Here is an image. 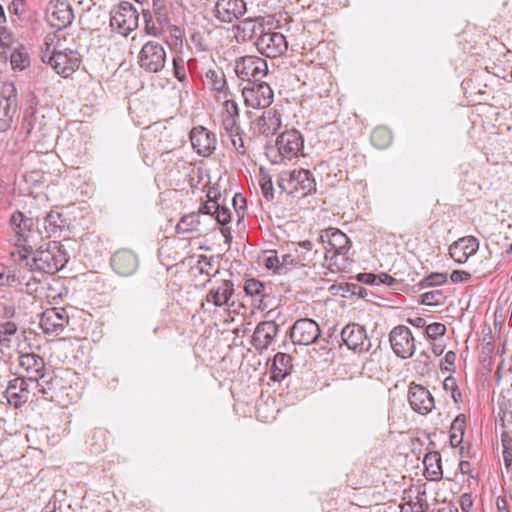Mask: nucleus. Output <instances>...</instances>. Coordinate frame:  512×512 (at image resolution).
<instances>
[{
    "instance_id": "nucleus-64",
    "label": "nucleus",
    "mask_w": 512,
    "mask_h": 512,
    "mask_svg": "<svg viewBox=\"0 0 512 512\" xmlns=\"http://www.w3.org/2000/svg\"><path fill=\"white\" fill-rule=\"evenodd\" d=\"M13 317H15V308L13 306H5L2 312V319Z\"/></svg>"
},
{
    "instance_id": "nucleus-26",
    "label": "nucleus",
    "mask_w": 512,
    "mask_h": 512,
    "mask_svg": "<svg viewBox=\"0 0 512 512\" xmlns=\"http://www.w3.org/2000/svg\"><path fill=\"white\" fill-rule=\"evenodd\" d=\"M2 397L14 408H18L26 403L29 397V391L24 377L19 376L10 380L5 391L2 393Z\"/></svg>"
},
{
    "instance_id": "nucleus-59",
    "label": "nucleus",
    "mask_w": 512,
    "mask_h": 512,
    "mask_svg": "<svg viewBox=\"0 0 512 512\" xmlns=\"http://www.w3.org/2000/svg\"><path fill=\"white\" fill-rule=\"evenodd\" d=\"M357 280L365 284L376 285L377 277L373 273H360L357 276Z\"/></svg>"
},
{
    "instance_id": "nucleus-12",
    "label": "nucleus",
    "mask_w": 512,
    "mask_h": 512,
    "mask_svg": "<svg viewBox=\"0 0 512 512\" xmlns=\"http://www.w3.org/2000/svg\"><path fill=\"white\" fill-rule=\"evenodd\" d=\"M318 323L310 318H301L294 322L289 330L291 341L295 345H311L320 337Z\"/></svg>"
},
{
    "instance_id": "nucleus-10",
    "label": "nucleus",
    "mask_w": 512,
    "mask_h": 512,
    "mask_svg": "<svg viewBox=\"0 0 512 512\" xmlns=\"http://www.w3.org/2000/svg\"><path fill=\"white\" fill-rule=\"evenodd\" d=\"M139 13L130 2H121L110 12V26L123 35L138 27Z\"/></svg>"
},
{
    "instance_id": "nucleus-16",
    "label": "nucleus",
    "mask_w": 512,
    "mask_h": 512,
    "mask_svg": "<svg viewBox=\"0 0 512 512\" xmlns=\"http://www.w3.org/2000/svg\"><path fill=\"white\" fill-rule=\"evenodd\" d=\"M255 45L257 50L268 58H276L284 54L288 48L285 36L280 32H261Z\"/></svg>"
},
{
    "instance_id": "nucleus-31",
    "label": "nucleus",
    "mask_w": 512,
    "mask_h": 512,
    "mask_svg": "<svg viewBox=\"0 0 512 512\" xmlns=\"http://www.w3.org/2000/svg\"><path fill=\"white\" fill-rule=\"evenodd\" d=\"M68 228L67 219L57 211L49 212L44 218V229L47 237H60Z\"/></svg>"
},
{
    "instance_id": "nucleus-15",
    "label": "nucleus",
    "mask_w": 512,
    "mask_h": 512,
    "mask_svg": "<svg viewBox=\"0 0 512 512\" xmlns=\"http://www.w3.org/2000/svg\"><path fill=\"white\" fill-rule=\"evenodd\" d=\"M389 341L393 352L402 359L410 358L415 352V339L407 326L394 327L389 334Z\"/></svg>"
},
{
    "instance_id": "nucleus-54",
    "label": "nucleus",
    "mask_w": 512,
    "mask_h": 512,
    "mask_svg": "<svg viewBox=\"0 0 512 512\" xmlns=\"http://www.w3.org/2000/svg\"><path fill=\"white\" fill-rule=\"evenodd\" d=\"M424 495L425 492H422V494L417 497L416 502L407 503L411 508L412 512H426V510L428 509V504L425 500L422 499V496Z\"/></svg>"
},
{
    "instance_id": "nucleus-3",
    "label": "nucleus",
    "mask_w": 512,
    "mask_h": 512,
    "mask_svg": "<svg viewBox=\"0 0 512 512\" xmlns=\"http://www.w3.org/2000/svg\"><path fill=\"white\" fill-rule=\"evenodd\" d=\"M75 373L71 369H59L52 373H42L39 377L29 376L35 382L38 392L43 398L70 403L75 400L77 393L73 387Z\"/></svg>"
},
{
    "instance_id": "nucleus-13",
    "label": "nucleus",
    "mask_w": 512,
    "mask_h": 512,
    "mask_svg": "<svg viewBox=\"0 0 512 512\" xmlns=\"http://www.w3.org/2000/svg\"><path fill=\"white\" fill-rule=\"evenodd\" d=\"M235 72L248 82L259 81L268 72L267 62L263 58L247 55L236 60Z\"/></svg>"
},
{
    "instance_id": "nucleus-39",
    "label": "nucleus",
    "mask_w": 512,
    "mask_h": 512,
    "mask_svg": "<svg viewBox=\"0 0 512 512\" xmlns=\"http://www.w3.org/2000/svg\"><path fill=\"white\" fill-rule=\"evenodd\" d=\"M261 28L262 25L251 18L245 19L237 25V29L243 33L242 39L244 41L251 39Z\"/></svg>"
},
{
    "instance_id": "nucleus-23",
    "label": "nucleus",
    "mask_w": 512,
    "mask_h": 512,
    "mask_svg": "<svg viewBox=\"0 0 512 512\" xmlns=\"http://www.w3.org/2000/svg\"><path fill=\"white\" fill-rule=\"evenodd\" d=\"M215 17L223 23H231L246 12L244 0H217L214 7Z\"/></svg>"
},
{
    "instance_id": "nucleus-11",
    "label": "nucleus",
    "mask_w": 512,
    "mask_h": 512,
    "mask_svg": "<svg viewBox=\"0 0 512 512\" xmlns=\"http://www.w3.org/2000/svg\"><path fill=\"white\" fill-rule=\"evenodd\" d=\"M246 106L253 109H264L273 102V90L266 82L250 81L242 89Z\"/></svg>"
},
{
    "instance_id": "nucleus-35",
    "label": "nucleus",
    "mask_w": 512,
    "mask_h": 512,
    "mask_svg": "<svg viewBox=\"0 0 512 512\" xmlns=\"http://www.w3.org/2000/svg\"><path fill=\"white\" fill-rule=\"evenodd\" d=\"M2 98L5 99L4 115L12 118L17 110V90L13 83L2 84Z\"/></svg>"
},
{
    "instance_id": "nucleus-46",
    "label": "nucleus",
    "mask_w": 512,
    "mask_h": 512,
    "mask_svg": "<svg viewBox=\"0 0 512 512\" xmlns=\"http://www.w3.org/2000/svg\"><path fill=\"white\" fill-rule=\"evenodd\" d=\"M196 267L200 274H205L210 277H215L216 274L219 273V270L217 269L215 273L211 274V270L213 267L212 257H207L206 255L199 256Z\"/></svg>"
},
{
    "instance_id": "nucleus-58",
    "label": "nucleus",
    "mask_w": 512,
    "mask_h": 512,
    "mask_svg": "<svg viewBox=\"0 0 512 512\" xmlns=\"http://www.w3.org/2000/svg\"><path fill=\"white\" fill-rule=\"evenodd\" d=\"M376 277H377L376 285L385 284L388 286H392L396 283V279L387 273H380V274L376 275Z\"/></svg>"
},
{
    "instance_id": "nucleus-7",
    "label": "nucleus",
    "mask_w": 512,
    "mask_h": 512,
    "mask_svg": "<svg viewBox=\"0 0 512 512\" xmlns=\"http://www.w3.org/2000/svg\"><path fill=\"white\" fill-rule=\"evenodd\" d=\"M282 192L304 197L316 191L313 174L306 169L282 172L277 180Z\"/></svg>"
},
{
    "instance_id": "nucleus-27",
    "label": "nucleus",
    "mask_w": 512,
    "mask_h": 512,
    "mask_svg": "<svg viewBox=\"0 0 512 512\" xmlns=\"http://www.w3.org/2000/svg\"><path fill=\"white\" fill-rule=\"evenodd\" d=\"M279 332V326L275 321H263L257 324L252 342L256 350L267 349Z\"/></svg>"
},
{
    "instance_id": "nucleus-29",
    "label": "nucleus",
    "mask_w": 512,
    "mask_h": 512,
    "mask_svg": "<svg viewBox=\"0 0 512 512\" xmlns=\"http://www.w3.org/2000/svg\"><path fill=\"white\" fill-rule=\"evenodd\" d=\"M46 108H36L30 115L29 119V132L40 134L42 137H47L52 129L50 117L46 115Z\"/></svg>"
},
{
    "instance_id": "nucleus-36",
    "label": "nucleus",
    "mask_w": 512,
    "mask_h": 512,
    "mask_svg": "<svg viewBox=\"0 0 512 512\" xmlns=\"http://www.w3.org/2000/svg\"><path fill=\"white\" fill-rule=\"evenodd\" d=\"M466 429V418L464 414H459L455 417L450 427V444L452 447L459 446L463 441V436Z\"/></svg>"
},
{
    "instance_id": "nucleus-37",
    "label": "nucleus",
    "mask_w": 512,
    "mask_h": 512,
    "mask_svg": "<svg viewBox=\"0 0 512 512\" xmlns=\"http://www.w3.org/2000/svg\"><path fill=\"white\" fill-rule=\"evenodd\" d=\"M172 4H167L164 0L153 1V11L156 22L161 26L170 25V11Z\"/></svg>"
},
{
    "instance_id": "nucleus-53",
    "label": "nucleus",
    "mask_w": 512,
    "mask_h": 512,
    "mask_svg": "<svg viewBox=\"0 0 512 512\" xmlns=\"http://www.w3.org/2000/svg\"><path fill=\"white\" fill-rule=\"evenodd\" d=\"M235 136H228L231 140V143L233 147L235 148L236 152L239 155H245L246 154V148L244 145V139H243V132L241 130L237 131L235 133Z\"/></svg>"
},
{
    "instance_id": "nucleus-9",
    "label": "nucleus",
    "mask_w": 512,
    "mask_h": 512,
    "mask_svg": "<svg viewBox=\"0 0 512 512\" xmlns=\"http://www.w3.org/2000/svg\"><path fill=\"white\" fill-rule=\"evenodd\" d=\"M137 63L145 72H160L166 63L164 46L156 41H148L142 46L137 57Z\"/></svg>"
},
{
    "instance_id": "nucleus-45",
    "label": "nucleus",
    "mask_w": 512,
    "mask_h": 512,
    "mask_svg": "<svg viewBox=\"0 0 512 512\" xmlns=\"http://www.w3.org/2000/svg\"><path fill=\"white\" fill-rule=\"evenodd\" d=\"M244 291L246 292L247 295L251 297L263 296L265 291V285L264 283L260 282L257 279H248L245 282Z\"/></svg>"
},
{
    "instance_id": "nucleus-4",
    "label": "nucleus",
    "mask_w": 512,
    "mask_h": 512,
    "mask_svg": "<svg viewBox=\"0 0 512 512\" xmlns=\"http://www.w3.org/2000/svg\"><path fill=\"white\" fill-rule=\"evenodd\" d=\"M67 261L68 254L62 245L57 241H51L27 254V258L18 264L29 267L30 270L54 274L61 270Z\"/></svg>"
},
{
    "instance_id": "nucleus-44",
    "label": "nucleus",
    "mask_w": 512,
    "mask_h": 512,
    "mask_svg": "<svg viewBox=\"0 0 512 512\" xmlns=\"http://www.w3.org/2000/svg\"><path fill=\"white\" fill-rule=\"evenodd\" d=\"M173 75L183 84L184 88L188 86L186 64L181 57L173 58Z\"/></svg>"
},
{
    "instance_id": "nucleus-1",
    "label": "nucleus",
    "mask_w": 512,
    "mask_h": 512,
    "mask_svg": "<svg viewBox=\"0 0 512 512\" xmlns=\"http://www.w3.org/2000/svg\"><path fill=\"white\" fill-rule=\"evenodd\" d=\"M40 239L42 235L33 218L27 217L18 210L9 216L6 241L13 246L9 251L13 263H21L25 260Z\"/></svg>"
},
{
    "instance_id": "nucleus-5",
    "label": "nucleus",
    "mask_w": 512,
    "mask_h": 512,
    "mask_svg": "<svg viewBox=\"0 0 512 512\" xmlns=\"http://www.w3.org/2000/svg\"><path fill=\"white\" fill-rule=\"evenodd\" d=\"M320 241L325 248L324 257L329 260V269L332 272L344 270L348 264L347 254L351 248V241L345 233L337 228H328L321 232Z\"/></svg>"
},
{
    "instance_id": "nucleus-30",
    "label": "nucleus",
    "mask_w": 512,
    "mask_h": 512,
    "mask_svg": "<svg viewBox=\"0 0 512 512\" xmlns=\"http://www.w3.org/2000/svg\"><path fill=\"white\" fill-rule=\"evenodd\" d=\"M292 369V357L289 354L278 352L273 359L271 379L280 382L291 373Z\"/></svg>"
},
{
    "instance_id": "nucleus-49",
    "label": "nucleus",
    "mask_w": 512,
    "mask_h": 512,
    "mask_svg": "<svg viewBox=\"0 0 512 512\" xmlns=\"http://www.w3.org/2000/svg\"><path fill=\"white\" fill-rule=\"evenodd\" d=\"M222 128L227 136H235L237 131L241 130L238 125V118H230L222 116Z\"/></svg>"
},
{
    "instance_id": "nucleus-40",
    "label": "nucleus",
    "mask_w": 512,
    "mask_h": 512,
    "mask_svg": "<svg viewBox=\"0 0 512 512\" xmlns=\"http://www.w3.org/2000/svg\"><path fill=\"white\" fill-rule=\"evenodd\" d=\"M207 201H205L203 204H201L198 214H204V215H215V212H217L218 209V199H217V193L216 191L209 190L207 194Z\"/></svg>"
},
{
    "instance_id": "nucleus-51",
    "label": "nucleus",
    "mask_w": 512,
    "mask_h": 512,
    "mask_svg": "<svg viewBox=\"0 0 512 512\" xmlns=\"http://www.w3.org/2000/svg\"><path fill=\"white\" fill-rule=\"evenodd\" d=\"M259 184H260L263 196L267 200H271L273 198V196H274L273 184H272L271 178L269 176H267V175H264V176H262L260 178Z\"/></svg>"
},
{
    "instance_id": "nucleus-34",
    "label": "nucleus",
    "mask_w": 512,
    "mask_h": 512,
    "mask_svg": "<svg viewBox=\"0 0 512 512\" xmlns=\"http://www.w3.org/2000/svg\"><path fill=\"white\" fill-rule=\"evenodd\" d=\"M426 472L431 476L432 480L439 481L442 479L443 471L441 466V455L439 452H429L425 455L424 461Z\"/></svg>"
},
{
    "instance_id": "nucleus-42",
    "label": "nucleus",
    "mask_w": 512,
    "mask_h": 512,
    "mask_svg": "<svg viewBox=\"0 0 512 512\" xmlns=\"http://www.w3.org/2000/svg\"><path fill=\"white\" fill-rule=\"evenodd\" d=\"M444 295L441 290H432L420 295L418 302L422 305L436 306L443 304Z\"/></svg>"
},
{
    "instance_id": "nucleus-50",
    "label": "nucleus",
    "mask_w": 512,
    "mask_h": 512,
    "mask_svg": "<svg viewBox=\"0 0 512 512\" xmlns=\"http://www.w3.org/2000/svg\"><path fill=\"white\" fill-rule=\"evenodd\" d=\"M223 117L239 118V108L235 100L226 99L223 103Z\"/></svg>"
},
{
    "instance_id": "nucleus-17",
    "label": "nucleus",
    "mask_w": 512,
    "mask_h": 512,
    "mask_svg": "<svg viewBox=\"0 0 512 512\" xmlns=\"http://www.w3.org/2000/svg\"><path fill=\"white\" fill-rule=\"evenodd\" d=\"M341 339L348 349L356 353L368 352L371 348L366 329L357 323L347 324L341 331Z\"/></svg>"
},
{
    "instance_id": "nucleus-22",
    "label": "nucleus",
    "mask_w": 512,
    "mask_h": 512,
    "mask_svg": "<svg viewBox=\"0 0 512 512\" xmlns=\"http://www.w3.org/2000/svg\"><path fill=\"white\" fill-rule=\"evenodd\" d=\"M234 295V283L230 279H223L215 282L206 294V301L212 303L217 307L233 306V302L230 303L231 298Z\"/></svg>"
},
{
    "instance_id": "nucleus-63",
    "label": "nucleus",
    "mask_w": 512,
    "mask_h": 512,
    "mask_svg": "<svg viewBox=\"0 0 512 512\" xmlns=\"http://www.w3.org/2000/svg\"><path fill=\"white\" fill-rule=\"evenodd\" d=\"M503 459L506 467L512 464V448L503 449Z\"/></svg>"
},
{
    "instance_id": "nucleus-2",
    "label": "nucleus",
    "mask_w": 512,
    "mask_h": 512,
    "mask_svg": "<svg viewBox=\"0 0 512 512\" xmlns=\"http://www.w3.org/2000/svg\"><path fill=\"white\" fill-rule=\"evenodd\" d=\"M23 332L18 330L15 321L2 322V357H8L5 362L13 366L15 363L29 374L39 377L43 373L45 363L42 357L34 353L21 354L19 347ZM34 378V376H32Z\"/></svg>"
},
{
    "instance_id": "nucleus-62",
    "label": "nucleus",
    "mask_w": 512,
    "mask_h": 512,
    "mask_svg": "<svg viewBox=\"0 0 512 512\" xmlns=\"http://www.w3.org/2000/svg\"><path fill=\"white\" fill-rule=\"evenodd\" d=\"M408 322L417 328H423L426 326V320L422 317L409 318Z\"/></svg>"
},
{
    "instance_id": "nucleus-18",
    "label": "nucleus",
    "mask_w": 512,
    "mask_h": 512,
    "mask_svg": "<svg viewBox=\"0 0 512 512\" xmlns=\"http://www.w3.org/2000/svg\"><path fill=\"white\" fill-rule=\"evenodd\" d=\"M53 70L63 77H68L80 65V58L77 52L66 49L65 51H54L48 59Z\"/></svg>"
},
{
    "instance_id": "nucleus-48",
    "label": "nucleus",
    "mask_w": 512,
    "mask_h": 512,
    "mask_svg": "<svg viewBox=\"0 0 512 512\" xmlns=\"http://www.w3.org/2000/svg\"><path fill=\"white\" fill-rule=\"evenodd\" d=\"M427 337L430 339H437L438 337H442L446 333V326L442 323H432L426 326L425 330Z\"/></svg>"
},
{
    "instance_id": "nucleus-43",
    "label": "nucleus",
    "mask_w": 512,
    "mask_h": 512,
    "mask_svg": "<svg viewBox=\"0 0 512 512\" xmlns=\"http://www.w3.org/2000/svg\"><path fill=\"white\" fill-rule=\"evenodd\" d=\"M448 275L447 273H439L434 272L426 276L424 279H422L418 286L420 289L426 288V287H434L439 286L447 282Z\"/></svg>"
},
{
    "instance_id": "nucleus-20",
    "label": "nucleus",
    "mask_w": 512,
    "mask_h": 512,
    "mask_svg": "<svg viewBox=\"0 0 512 512\" xmlns=\"http://www.w3.org/2000/svg\"><path fill=\"white\" fill-rule=\"evenodd\" d=\"M69 322V316L64 308L45 310L40 318V326L45 334H61Z\"/></svg>"
},
{
    "instance_id": "nucleus-52",
    "label": "nucleus",
    "mask_w": 512,
    "mask_h": 512,
    "mask_svg": "<svg viewBox=\"0 0 512 512\" xmlns=\"http://www.w3.org/2000/svg\"><path fill=\"white\" fill-rule=\"evenodd\" d=\"M214 218L220 225H226L231 220V212L229 208L224 205L218 204L217 212H215Z\"/></svg>"
},
{
    "instance_id": "nucleus-38",
    "label": "nucleus",
    "mask_w": 512,
    "mask_h": 512,
    "mask_svg": "<svg viewBox=\"0 0 512 512\" xmlns=\"http://www.w3.org/2000/svg\"><path fill=\"white\" fill-rule=\"evenodd\" d=\"M371 142L376 148L385 149L392 142V134L385 127H377L371 133Z\"/></svg>"
},
{
    "instance_id": "nucleus-61",
    "label": "nucleus",
    "mask_w": 512,
    "mask_h": 512,
    "mask_svg": "<svg viewBox=\"0 0 512 512\" xmlns=\"http://www.w3.org/2000/svg\"><path fill=\"white\" fill-rule=\"evenodd\" d=\"M459 470L463 475H470L472 472V465L469 461H461L459 463Z\"/></svg>"
},
{
    "instance_id": "nucleus-24",
    "label": "nucleus",
    "mask_w": 512,
    "mask_h": 512,
    "mask_svg": "<svg viewBox=\"0 0 512 512\" xmlns=\"http://www.w3.org/2000/svg\"><path fill=\"white\" fill-rule=\"evenodd\" d=\"M190 141L197 153L209 156L216 149V136L203 126L194 127L190 132Z\"/></svg>"
},
{
    "instance_id": "nucleus-47",
    "label": "nucleus",
    "mask_w": 512,
    "mask_h": 512,
    "mask_svg": "<svg viewBox=\"0 0 512 512\" xmlns=\"http://www.w3.org/2000/svg\"><path fill=\"white\" fill-rule=\"evenodd\" d=\"M443 389L451 392V397L455 403H458L461 398V392L458 388L457 381L453 376H448L443 381Z\"/></svg>"
},
{
    "instance_id": "nucleus-25",
    "label": "nucleus",
    "mask_w": 512,
    "mask_h": 512,
    "mask_svg": "<svg viewBox=\"0 0 512 512\" xmlns=\"http://www.w3.org/2000/svg\"><path fill=\"white\" fill-rule=\"evenodd\" d=\"M479 249V241L474 236H466L453 242L449 247L450 257L457 263H465Z\"/></svg>"
},
{
    "instance_id": "nucleus-60",
    "label": "nucleus",
    "mask_w": 512,
    "mask_h": 512,
    "mask_svg": "<svg viewBox=\"0 0 512 512\" xmlns=\"http://www.w3.org/2000/svg\"><path fill=\"white\" fill-rule=\"evenodd\" d=\"M459 502L463 512H468L473 505L472 497L468 493H464L463 495H461Z\"/></svg>"
},
{
    "instance_id": "nucleus-14",
    "label": "nucleus",
    "mask_w": 512,
    "mask_h": 512,
    "mask_svg": "<svg viewBox=\"0 0 512 512\" xmlns=\"http://www.w3.org/2000/svg\"><path fill=\"white\" fill-rule=\"evenodd\" d=\"M74 20V13L67 1L51 0L46 7V21L56 30L69 27Z\"/></svg>"
},
{
    "instance_id": "nucleus-6",
    "label": "nucleus",
    "mask_w": 512,
    "mask_h": 512,
    "mask_svg": "<svg viewBox=\"0 0 512 512\" xmlns=\"http://www.w3.org/2000/svg\"><path fill=\"white\" fill-rule=\"evenodd\" d=\"M304 147L301 133L295 129L282 132L274 145L265 147V155L272 164H281L298 156Z\"/></svg>"
},
{
    "instance_id": "nucleus-21",
    "label": "nucleus",
    "mask_w": 512,
    "mask_h": 512,
    "mask_svg": "<svg viewBox=\"0 0 512 512\" xmlns=\"http://www.w3.org/2000/svg\"><path fill=\"white\" fill-rule=\"evenodd\" d=\"M111 266L119 276L128 277L137 271L139 260L133 251L121 249L112 255Z\"/></svg>"
},
{
    "instance_id": "nucleus-41",
    "label": "nucleus",
    "mask_w": 512,
    "mask_h": 512,
    "mask_svg": "<svg viewBox=\"0 0 512 512\" xmlns=\"http://www.w3.org/2000/svg\"><path fill=\"white\" fill-rule=\"evenodd\" d=\"M143 19L145 23V32L151 36H159L162 34L163 30L166 28L165 26H161L153 20V15L150 11L143 10Z\"/></svg>"
},
{
    "instance_id": "nucleus-19",
    "label": "nucleus",
    "mask_w": 512,
    "mask_h": 512,
    "mask_svg": "<svg viewBox=\"0 0 512 512\" xmlns=\"http://www.w3.org/2000/svg\"><path fill=\"white\" fill-rule=\"evenodd\" d=\"M408 401L411 408L421 415H427L435 407L433 396L427 388L420 384H410L408 390Z\"/></svg>"
},
{
    "instance_id": "nucleus-32",
    "label": "nucleus",
    "mask_w": 512,
    "mask_h": 512,
    "mask_svg": "<svg viewBox=\"0 0 512 512\" xmlns=\"http://www.w3.org/2000/svg\"><path fill=\"white\" fill-rule=\"evenodd\" d=\"M204 84H206L212 91L223 93L224 97H228V87L225 75L221 70L208 69L205 72Z\"/></svg>"
},
{
    "instance_id": "nucleus-57",
    "label": "nucleus",
    "mask_w": 512,
    "mask_h": 512,
    "mask_svg": "<svg viewBox=\"0 0 512 512\" xmlns=\"http://www.w3.org/2000/svg\"><path fill=\"white\" fill-rule=\"evenodd\" d=\"M471 279V274L467 271H463V270H454L451 274H450V280L453 282V283H458V282H466L468 280Z\"/></svg>"
},
{
    "instance_id": "nucleus-56",
    "label": "nucleus",
    "mask_w": 512,
    "mask_h": 512,
    "mask_svg": "<svg viewBox=\"0 0 512 512\" xmlns=\"http://www.w3.org/2000/svg\"><path fill=\"white\" fill-rule=\"evenodd\" d=\"M26 4L23 0H13L8 6L10 14L22 15L25 12Z\"/></svg>"
},
{
    "instance_id": "nucleus-33",
    "label": "nucleus",
    "mask_w": 512,
    "mask_h": 512,
    "mask_svg": "<svg viewBox=\"0 0 512 512\" xmlns=\"http://www.w3.org/2000/svg\"><path fill=\"white\" fill-rule=\"evenodd\" d=\"M199 218V214L194 212L182 216L176 225V232L184 235L186 238L194 237V234L198 232Z\"/></svg>"
},
{
    "instance_id": "nucleus-8",
    "label": "nucleus",
    "mask_w": 512,
    "mask_h": 512,
    "mask_svg": "<svg viewBox=\"0 0 512 512\" xmlns=\"http://www.w3.org/2000/svg\"><path fill=\"white\" fill-rule=\"evenodd\" d=\"M2 58L10 61L11 69L21 72L30 66L26 48L13 37L12 33L2 27Z\"/></svg>"
},
{
    "instance_id": "nucleus-55",
    "label": "nucleus",
    "mask_w": 512,
    "mask_h": 512,
    "mask_svg": "<svg viewBox=\"0 0 512 512\" xmlns=\"http://www.w3.org/2000/svg\"><path fill=\"white\" fill-rule=\"evenodd\" d=\"M265 266L268 269H273L277 273H282V265H280V259L276 254L266 257Z\"/></svg>"
},
{
    "instance_id": "nucleus-28",
    "label": "nucleus",
    "mask_w": 512,
    "mask_h": 512,
    "mask_svg": "<svg viewBox=\"0 0 512 512\" xmlns=\"http://www.w3.org/2000/svg\"><path fill=\"white\" fill-rule=\"evenodd\" d=\"M259 134L274 135L281 127V115L276 109H268L257 119L255 123Z\"/></svg>"
}]
</instances>
